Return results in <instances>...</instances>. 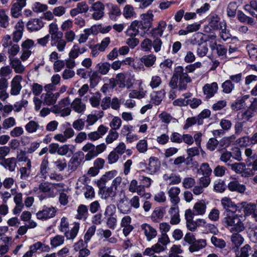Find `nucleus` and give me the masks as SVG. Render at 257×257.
Wrapping results in <instances>:
<instances>
[{
    "label": "nucleus",
    "instance_id": "obj_42",
    "mask_svg": "<svg viewBox=\"0 0 257 257\" xmlns=\"http://www.w3.org/2000/svg\"><path fill=\"white\" fill-rule=\"evenodd\" d=\"M122 14L126 19H131L136 15L133 7L130 5H127L124 7Z\"/></svg>",
    "mask_w": 257,
    "mask_h": 257
},
{
    "label": "nucleus",
    "instance_id": "obj_44",
    "mask_svg": "<svg viewBox=\"0 0 257 257\" xmlns=\"http://www.w3.org/2000/svg\"><path fill=\"white\" fill-rule=\"evenodd\" d=\"M246 49L250 57L252 60H257V46L250 44L246 46Z\"/></svg>",
    "mask_w": 257,
    "mask_h": 257
},
{
    "label": "nucleus",
    "instance_id": "obj_64",
    "mask_svg": "<svg viewBox=\"0 0 257 257\" xmlns=\"http://www.w3.org/2000/svg\"><path fill=\"white\" fill-rule=\"evenodd\" d=\"M251 250L250 246L246 244L240 249V254H237L235 257H248L249 256V251Z\"/></svg>",
    "mask_w": 257,
    "mask_h": 257
},
{
    "label": "nucleus",
    "instance_id": "obj_55",
    "mask_svg": "<svg viewBox=\"0 0 257 257\" xmlns=\"http://www.w3.org/2000/svg\"><path fill=\"white\" fill-rule=\"evenodd\" d=\"M219 145V142L214 138L209 139L207 144V149L210 151H214Z\"/></svg>",
    "mask_w": 257,
    "mask_h": 257
},
{
    "label": "nucleus",
    "instance_id": "obj_51",
    "mask_svg": "<svg viewBox=\"0 0 257 257\" xmlns=\"http://www.w3.org/2000/svg\"><path fill=\"white\" fill-rule=\"evenodd\" d=\"M223 92L225 93H230L234 88V85L230 80H227L222 84Z\"/></svg>",
    "mask_w": 257,
    "mask_h": 257
},
{
    "label": "nucleus",
    "instance_id": "obj_60",
    "mask_svg": "<svg viewBox=\"0 0 257 257\" xmlns=\"http://www.w3.org/2000/svg\"><path fill=\"white\" fill-rule=\"evenodd\" d=\"M141 60L144 64H154L156 61V56L152 54L145 55L142 57Z\"/></svg>",
    "mask_w": 257,
    "mask_h": 257
},
{
    "label": "nucleus",
    "instance_id": "obj_35",
    "mask_svg": "<svg viewBox=\"0 0 257 257\" xmlns=\"http://www.w3.org/2000/svg\"><path fill=\"white\" fill-rule=\"evenodd\" d=\"M80 162L81 159L78 157V155H74L68 163V170L70 171V172L75 170Z\"/></svg>",
    "mask_w": 257,
    "mask_h": 257
},
{
    "label": "nucleus",
    "instance_id": "obj_29",
    "mask_svg": "<svg viewBox=\"0 0 257 257\" xmlns=\"http://www.w3.org/2000/svg\"><path fill=\"white\" fill-rule=\"evenodd\" d=\"M257 209L256 205L255 204H247L244 207V212L246 215H250L252 214V216L255 218L257 221V215L256 214V210Z\"/></svg>",
    "mask_w": 257,
    "mask_h": 257
},
{
    "label": "nucleus",
    "instance_id": "obj_41",
    "mask_svg": "<svg viewBox=\"0 0 257 257\" xmlns=\"http://www.w3.org/2000/svg\"><path fill=\"white\" fill-rule=\"evenodd\" d=\"M116 189L110 186L106 189L102 190V198L107 199L109 197L113 198L116 195Z\"/></svg>",
    "mask_w": 257,
    "mask_h": 257
},
{
    "label": "nucleus",
    "instance_id": "obj_47",
    "mask_svg": "<svg viewBox=\"0 0 257 257\" xmlns=\"http://www.w3.org/2000/svg\"><path fill=\"white\" fill-rule=\"evenodd\" d=\"M40 127L38 123L34 120L30 121L25 126L26 130L29 133L35 132ZM41 127L43 128V126Z\"/></svg>",
    "mask_w": 257,
    "mask_h": 257
},
{
    "label": "nucleus",
    "instance_id": "obj_61",
    "mask_svg": "<svg viewBox=\"0 0 257 257\" xmlns=\"http://www.w3.org/2000/svg\"><path fill=\"white\" fill-rule=\"evenodd\" d=\"M141 46L145 51L149 52L152 49V41L151 39L146 38L142 41Z\"/></svg>",
    "mask_w": 257,
    "mask_h": 257
},
{
    "label": "nucleus",
    "instance_id": "obj_36",
    "mask_svg": "<svg viewBox=\"0 0 257 257\" xmlns=\"http://www.w3.org/2000/svg\"><path fill=\"white\" fill-rule=\"evenodd\" d=\"M79 227L80 223L75 222L72 229L70 231L65 232V237L67 238V239H74L78 233Z\"/></svg>",
    "mask_w": 257,
    "mask_h": 257
},
{
    "label": "nucleus",
    "instance_id": "obj_37",
    "mask_svg": "<svg viewBox=\"0 0 257 257\" xmlns=\"http://www.w3.org/2000/svg\"><path fill=\"white\" fill-rule=\"evenodd\" d=\"M221 201L222 205L225 209L226 215H227L229 212H234L233 210H231L230 208L232 209L233 208L234 203L229 198L224 197L222 198Z\"/></svg>",
    "mask_w": 257,
    "mask_h": 257
},
{
    "label": "nucleus",
    "instance_id": "obj_48",
    "mask_svg": "<svg viewBox=\"0 0 257 257\" xmlns=\"http://www.w3.org/2000/svg\"><path fill=\"white\" fill-rule=\"evenodd\" d=\"M165 212L164 208L156 207L152 214V218H153L154 220H156L157 219H161L163 217Z\"/></svg>",
    "mask_w": 257,
    "mask_h": 257
},
{
    "label": "nucleus",
    "instance_id": "obj_14",
    "mask_svg": "<svg viewBox=\"0 0 257 257\" xmlns=\"http://www.w3.org/2000/svg\"><path fill=\"white\" fill-rule=\"evenodd\" d=\"M119 202V204L117 205V208L120 213L127 214L131 212V206L129 205L127 197H124L123 198L120 199Z\"/></svg>",
    "mask_w": 257,
    "mask_h": 257
},
{
    "label": "nucleus",
    "instance_id": "obj_31",
    "mask_svg": "<svg viewBox=\"0 0 257 257\" xmlns=\"http://www.w3.org/2000/svg\"><path fill=\"white\" fill-rule=\"evenodd\" d=\"M206 205L203 200L196 202L193 207V210L196 215H203L205 213Z\"/></svg>",
    "mask_w": 257,
    "mask_h": 257
},
{
    "label": "nucleus",
    "instance_id": "obj_10",
    "mask_svg": "<svg viewBox=\"0 0 257 257\" xmlns=\"http://www.w3.org/2000/svg\"><path fill=\"white\" fill-rule=\"evenodd\" d=\"M141 228L144 230L147 240L149 241L155 238L157 235L156 229L147 223L143 224Z\"/></svg>",
    "mask_w": 257,
    "mask_h": 257
},
{
    "label": "nucleus",
    "instance_id": "obj_57",
    "mask_svg": "<svg viewBox=\"0 0 257 257\" xmlns=\"http://www.w3.org/2000/svg\"><path fill=\"white\" fill-rule=\"evenodd\" d=\"M96 228L95 225H92L88 228L84 237L85 242L88 243L92 236L94 234Z\"/></svg>",
    "mask_w": 257,
    "mask_h": 257
},
{
    "label": "nucleus",
    "instance_id": "obj_45",
    "mask_svg": "<svg viewBox=\"0 0 257 257\" xmlns=\"http://www.w3.org/2000/svg\"><path fill=\"white\" fill-rule=\"evenodd\" d=\"M238 233L233 232L231 236V240L236 247L240 246L244 241L242 236Z\"/></svg>",
    "mask_w": 257,
    "mask_h": 257
},
{
    "label": "nucleus",
    "instance_id": "obj_53",
    "mask_svg": "<svg viewBox=\"0 0 257 257\" xmlns=\"http://www.w3.org/2000/svg\"><path fill=\"white\" fill-rule=\"evenodd\" d=\"M211 243L216 247L223 248L226 246L225 241L221 238H218L215 236H212L211 238Z\"/></svg>",
    "mask_w": 257,
    "mask_h": 257
},
{
    "label": "nucleus",
    "instance_id": "obj_30",
    "mask_svg": "<svg viewBox=\"0 0 257 257\" xmlns=\"http://www.w3.org/2000/svg\"><path fill=\"white\" fill-rule=\"evenodd\" d=\"M117 82V85L120 88H124L125 87L127 88H130L132 86V83H125V80L126 79V76L124 75L122 73L118 74L116 78H115Z\"/></svg>",
    "mask_w": 257,
    "mask_h": 257
},
{
    "label": "nucleus",
    "instance_id": "obj_2",
    "mask_svg": "<svg viewBox=\"0 0 257 257\" xmlns=\"http://www.w3.org/2000/svg\"><path fill=\"white\" fill-rule=\"evenodd\" d=\"M49 34L51 35L52 45L57 46L59 51H63L64 49V40L63 39V34L59 31L57 25L52 23L49 25Z\"/></svg>",
    "mask_w": 257,
    "mask_h": 257
},
{
    "label": "nucleus",
    "instance_id": "obj_63",
    "mask_svg": "<svg viewBox=\"0 0 257 257\" xmlns=\"http://www.w3.org/2000/svg\"><path fill=\"white\" fill-rule=\"evenodd\" d=\"M28 102L27 100L22 99V100L16 102L14 105V109L15 111L19 112L22 110L23 107H26Z\"/></svg>",
    "mask_w": 257,
    "mask_h": 257
},
{
    "label": "nucleus",
    "instance_id": "obj_40",
    "mask_svg": "<svg viewBox=\"0 0 257 257\" xmlns=\"http://www.w3.org/2000/svg\"><path fill=\"white\" fill-rule=\"evenodd\" d=\"M237 8L238 6L236 2H232L229 3L226 9L227 16L229 17H234L236 15Z\"/></svg>",
    "mask_w": 257,
    "mask_h": 257
},
{
    "label": "nucleus",
    "instance_id": "obj_59",
    "mask_svg": "<svg viewBox=\"0 0 257 257\" xmlns=\"http://www.w3.org/2000/svg\"><path fill=\"white\" fill-rule=\"evenodd\" d=\"M212 50H216L219 56H223L227 52V49L221 45L213 44L210 46Z\"/></svg>",
    "mask_w": 257,
    "mask_h": 257
},
{
    "label": "nucleus",
    "instance_id": "obj_27",
    "mask_svg": "<svg viewBox=\"0 0 257 257\" xmlns=\"http://www.w3.org/2000/svg\"><path fill=\"white\" fill-rule=\"evenodd\" d=\"M43 104L46 105H53L55 103V98L54 94L50 91L43 93L41 96Z\"/></svg>",
    "mask_w": 257,
    "mask_h": 257
},
{
    "label": "nucleus",
    "instance_id": "obj_12",
    "mask_svg": "<svg viewBox=\"0 0 257 257\" xmlns=\"http://www.w3.org/2000/svg\"><path fill=\"white\" fill-rule=\"evenodd\" d=\"M160 163L158 159L155 157H151L149 159L148 164H146V169L150 174H153L159 170Z\"/></svg>",
    "mask_w": 257,
    "mask_h": 257
},
{
    "label": "nucleus",
    "instance_id": "obj_19",
    "mask_svg": "<svg viewBox=\"0 0 257 257\" xmlns=\"http://www.w3.org/2000/svg\"><path fill=\"white\" fill-rule=\"evenodd\" d=\"M228 189L231 191H236L240 193H244L245 190V186L239 183L237 180L230 181L227 186Z\"/></svg>",
    "mask_w": 257,
    "mask_h": 257
},
{
    "label": "nucleus",
    "instance_id": "obj_43",
    "mask_svg": "<svg viewBox=\"0 0 257 257\" xmlns=\"http://www.w3.org/2000/svg\"><path fill=\"white\" fill-rule=\"evenodd\" d=\"M119 134L116 130L110 129L108 132V135L106 137L105 141L108 144H111L118 138Z\"/></svg>",
    "mask_w": 257,
    "mask_h": 257
},
{
    "label": "nucleus",
    "instance_id": "obj_62",
    "mask_svg": "<svg viewBox=\"0 0 257 257\" xmlns=\"http://www.w3.org/2000/svg\"><path fill=\"white\" fill-rule=\"evenodd\" d=\"M121 122L122 121L119 117H114L110 122V126L111 127V129H114V130L119 129L121 125Z\"/></svg>",
    "mask_w": 257,
    "mask_h": 257
},
{
    "label": "nucleus",
    "instance_id": "obj_4",
    "mask_svg": "<svg viewBox=\"0 0 257 257\" xmlns=\"http://www.w3.org/2000/svg\"><path fill=\"white\" fill-rule=\"evenodd\" d=\"M104 4L99 1L93 3L90 9V11L93 12L92 18L95 20L102 19L104 15Z\"/></svg>",
    "mask_w": 257,
    "mask_h": 257
},
{
    "label": "nucleus",
    "instance_id": "obj_54",
    "mask_svg": "<svg viewBox=\"0 0 257 257\" xmlns=\"http://www.w3.org/2000/svg\"><path fill=\"white\" fill-rule=\"evenodd\" d=\"M219 17L217 15H214L211 17L209 22L210 26L214 29H219L221 28L219 23Z\"/></svg>",
    "mask_w": 257,
    "mask_h": 257
},
{
    "label": "nucleus",
    "instance_id": "obj_5",
    "mask_svg": "<svg viewBox=\"0 0 257 257\" xmlns=\"http://www.w3.org/2000/svg\"><path fill=\"white\" fill-rule=\"evenodd\" d=\"M26 5V0H17L12 5L11 14L13 17L18 18L21 15L22 9Z\"/></svg>",
    "mask_w": 257,
    "mask_h": 257
},
{
    "label": "nucleus",
    "instance_id": "obj_58",
    "mask_svg": "<svg viewBox=\"0 0 257 257\" xmlns=\"http://www.w3.org/2000/svg\"><path fill=\"white\" fill-rule=\"evenodd\" d=\"M200 170L204 176H210L212 173V169L207 163H202L200 166Z\"/></svg>",
    "mask_w": 257,
    "mask_h": 257
},
{
    "label": "nucleus",
    "instance_id": "obj_13",
    "mask_svg": "<svg viewBox=\"0 0 257 257\" xmlns=\"http://www.w3.org/2000/svg\"><path fill=\"white\" fill-rule=\"evenodd\" d=\"M246 165L247 167H251V169L247 168L246 172L248 176H252L254 172L257 171V156L253 155V157L246 159L245 160Z\"/></svg>",
    "mask_w": 257,
    "mask_h": 257
},
{
    "label": "nucleus",
    "instance_id": "obj_21",
    "mask_svg": "<svg viewBox=\"0 0 257 257\" xmlns=\"http://www.w3.org/2000/svg\"><path fill=\"white\" fill-rule=\"evenodd\" d=\"M154 15L151 12H148L147 14L142 15V20L141 24H143L142 27L145 29H149L152 27V22L153 20Z\"/></svg>",
    "mask_w": 257,
    "mask_h": 257
},
{
    "label": "nucleus",
    "instance_id": "obj_17",
    "mask_svg": "<svg viewBox=\"0 0 257 257\" xmlns=\"http://www.w3.org/2000/svg\"><path fill=\"white\" fill-rule=\"evenodd\" d=\"M77 213L76 218L79 220L85 221L89 216L88 208L84 204H80L78 206Z\"/></svg>",
    "mask_w": 257,
    "mask_h": 257
},
{
    "label": "nucleus",
    "instance_id": "obj_49",
    "mask_svg": "<svg viewBox=\"0 0 257 257\" xmlns=\"http://www.w3.org/2000/svg\"><path fill=\"white\" fill-rule=\"evenodd\" d=\"M101 98V94L99 92H96L93 94L89 98V102L94 107H98L100 104Z\"/></svg>",
    "mask_w": 257,
    "mask_h": 257
},
{
    "label": "nucleus",
    "instance_id": "obj_25",
    "mask_svg": "<svg viewBox=\"0 0 257 257\" xmlns=\"http://www.w3.org/2000/svg\"><path fill=\"white\" fill-rule=\"evenodd\" d=\"M16 30L13 33V40L14 42H18L23 36L24 25L22 21H19L16 26Z\"/></svg>",
    "mask_w": 257,
    "mask_h": 257
},
{
    "label": "nucleus",
    "instance_id": "obj_39",
    "mask_svg": "<svg viewBox=\"0 0 257 257\" xmlns=\"http://www.w3.org/2000/svg\"><path fill=\"white\" fill-rule=\"evenodd\" d=\"M237 19L241 22L252 25L254 23V19L245 15L242 11L237 12Z\"/></svg>",
    "mask_w": 257,
    "mask_h": 257
},
{
    "label": "nucleus",
    "instance_id": "obj_20",
    "mask_svg": "<svg viewBox=\"0 0 257 257\" xmlns=\"http://www.w3.org/2000/svg\"><path fill=\"white\" fill-rule=\"evenodd\" d=\"M182 67L181 66H178L175 68L174 73L173 74L169 83V86L173 89L178 87V79L179 78L180 74L182 72Z\"/></svg>",
    "mask_w": 257,
    "mask_h": 257
},
{
    "label": "nucleus",
    "instance_id": "obj_16",
    "mask_svg": "<svg viewBox=\"0 0 257 257\" xmlns=\"http://www.w3.org/2000/svg\"><path fill=\"white\" fill-rule=\"evenodd\" d=\"M142 25L143 24H141L138 21H133L126 32V35L130 37H135L139 33V29L143 28L142 27Z\"/></svg>",
    "mask_w": 257,
    "mask_h": 257
},
{
    "label": "nucleus",
    "instance_id": "obj_50",
    "mask_svg": "<svg viewBox=\"0 0 257 257\" xmlns=\"http://www.w3.org/2000/svg\"><path fill=\"white\" fill-rule=\"evenodd\" d=\"M9 17L7 15L4 10H0V25L4 28L9 26Z\"/></svg>",
    "mask_w": 257,
    "mask_h": 257
},
{
    "label": "nucleus",
    "instance_id": "obj_9",
    "mask_svg": "<svg viewBox=\"0 0 257 257\" xmlns=\"http://www.w3.org/2000/svg\"><path fill=\"white\" fill-rule=\"evenodd\" d=\"M131 222L132 218L130 216H125L121 219L120 226L123 227L122 232L125 236L134 229V227L131 224Z\"/></svg>",
    "mask_w": 257,
    "mask_h": 257
},
{
    "label": "nucleus",
    "instance_id": "obj_38",
    "mask_svg": "<svg viewBox=\"0 0 257 257\" xmlns=\"http://www.w3.org/2000/svg\"><path fill=\"white\" fill-rule=\"evenodd\" d=\"M49 152L50 154H54L56 152L59 155H64V145L60 146L57 143H53L49 145Z\"/></svg>",
    "mask_w": 257,
    "mask_h": 257
},
{
    "label": "nucleus",
    "instance_id": "obj_15",
    "mask_svg": "<svg viewBox=\"0 0 257 257\" xmlns=\"http://www.w3.org/2000/svg\"><path fill=\"white\" fill-rule=\"evenodd\" d=\"M84 152H88L85 155V160L89 161L97 156L95 146L91 143H87L82 148Z\"/></svg>",
    "mask_w": 257,
    "mask_h": 257
},
{
    "label": "nucleus",
    "instance_id": "obj_18",
    "mask_svg": "<svg viewBox=\"0 0 257 257\" xmlns=\"http://www.w3.org/2000/svg\"><path fill=\"white\" fill-rule=\"evenodd\" d=\"M97 34V30L95 26H92L90 28L86 29L84 30L83 33L80 35L79 42L80 43H84L88 39L90 35H95Z\"/></svg>",
    "mask_w": 257,
    "mask_h": 257
},
{
    "label": "nucleus",
    "instance_id": "obj_3",
    "mask_svg": "<svg viewBox=\"0 0 257 257\" xmlns=\"http://www.w3.org/2000/svg\"><path fill=\"white\" fill-rule=\"evenodd\" d=\"M196 67H200L201 65H187L186 67V70L184 72V69L182 68L181 73L179 76V88L180 90H184L187 89V84L191 82V78L188 76L187 73L192 72Z\"/></svg>",
    "mask_w": 257,
    "mask_h": 257
},
{
    "label": "nucleus",
    "instance_id": "obj_24",
    "mask_svg": "<svg viewBox=\"0 0 257 257\" xmlns=\"http://www.w3.org/2000/svg\"><path fill=\"white\" fill-rule=\"evenodd\" d=\"M180 192V189L176 187H172L168 191L171 202L175 205L177 204L180 201V198L178 197Z\"/></svg>",
    "mask_w": 257,
    "mask_h": 257
},
{
    "label": "nucleus",
    "instance_id": "obj_56",
    "mask_svg": "<svg viewBox=\"0 0 257 257\" xmlns=\"http://www.w3.org/2000/svg\"><path fill=\"white\" fill-rule=\"evenodd\" d=\"M208 49L206 42L198 46L197 54L200 57L205 56L208 52Z\"/></svg>",
    "mask_w": 257,
    "mask_h": 257
},
{
    "label": "nucleus",
    "instance_id": "obj_6",
    "mask_svg": "<svg viewBox=\"0 0 257 257\" xmlns=\"http://www.w3.org/2000/svg\"><path fill=\"white\" fill-rule=\"evenodd\" d=\"M22 80V77L21 75H16L12 79L11 83L10 93L12 95H18L20 94L22 86L21 82Z\"/></svg>",
    "mask_w": 257,
    "mask_h": 257
},
{
    "label": "nucleus",
    "instance_id": "obj_8",
    "mask_svg": "<svg viewBox=\"0 0 257 257\" xmlns=\"http://www.w3.org/2000/svg\"><path fill=\"white\" fill-rule=\"evenodd\" d=\"M56 212L54 207H44L42 210L39 211L36 214L39 219H47L55 216Z\"/></svg>",
    "mask_w": 257,
    "mask_h": 257
},
{
    "label": "nucleus",
    "instance_id": "obj_28",
    "mask_svg": "<svg viewBox=\"0 0 257 257\" xmlns=\"http://www.w3.org/2000/svg\"><path fill=\"white\" fill-rule=\"evenodd\" d=\"M206 245L205 239H199L195 240L190 246L189 249L191 252L198 251L204 248Z\"/></svg>",
    "mask_w": 257,
    "mask_h": 257
},
{
    "label": "nucleus",
    "instance_id": "obj_11",
    "mask_svg": "<svg viewBox=\"0 0 257 257\" xmlns=\"http://www.w3.org/2000/svg\"><path fill=\"white\" fill-rule=\"evenodd\" d=\"M217 89L218 84L216 82L206 84L203 87L204 94L206 95V98L207 99L213 96L217 92Z\"/></svg>",
    "mask_w": 257,
    "mask_h": 257
},
{
    "label": "nucleus",
    "instance_id": "obj_52",
    "mask_svg": "<svg viewBox=\"0 0 257 257\" xmlns=\"http://www.w3.org/2000/svg\"><path fill=\"white\" fill-rule=\"evenodd\" d=\"M240 115L241 117L239 119L246 122L247 121L249 120V119L253 117L254 115V112H252L250 109H248L244 112L239 113L237 116L239 117Z\"/></svg>",
    "mask_w": 257,
    "mask_h": 257
},
{
    "label": "nucleus",
    "instance_id": "obj_23",
    "mask_svg": "<svg viewBox=\"0 0 257 257\" xmlns=\"http://www.w3.org/2000/svg\"><path fill=\"white\" fill-rule=\"evenodd\" d=\"M167 26L166 23L162 21L158 24V27L152 30V36L153 38H159L163 35V32Z\"/></svg>",
    "mask_w": 257,
    "mask_h": 257
},
{
    "label": "nucleus",
    "instance_id": "obj_33",
    "mask_svg": "<svg viewBox=\"0 0 257 257\" xmlns=\"http://www.w3.org/2000/svg\"><path fill=\"white\" fill-rule=\"evenodd\" d=\"M17 159L14 157L6 159L3 167L10 172H14L17 167Z\"/></svg>",
    "mask_w": 257,
    "mask_h": 257
},
{
    "label": "nucleus",
    "instance_id": "obj_26",
    "mask_svg": "<svg viewBox=\"0 0 257 257\" xmlns=\"http://www.w3.org/2000/svg\"><path fill=\"white\" fill-rule=\"evenodd\" d=\"M27 26L31 31H38L43 27V23L38 19H35L29 21Z\"/></svg>",
    "mask_w": 257,
    "mask_h": 257
},
{
    "label": "nucleus",
    "instance_id": "obj_32",
    "mask_svg": "<svg viewBox=\"0 0 257 257\" xmlns=\"http://www.w3.org/2000/svg\"><path fill=\"white\" fill-rule=\"evenodd\" d=\"M204 35L201 33L194 34L190 39V43L194 45H200L205 42L204 40Z\"/></svg>",
    "mask_w": 257,
    "mask_h": 257
},
{
    "label": "nucleus",
    "instance_id": "obj_1",
    "mask_svg": "<svg viewBox=\"0 0 257 257\" xmlns=\"http://www.w3.org/2000/svg\"><path fill=\"white\" fill-rule=\"evenodd\" d=\"M242 216L235 213L234 212H229L224 218V222L227 227H230V232H240L245 229V226L241 219Z\"/></svg>",
    "mask_w": 257,
    "mask_h": 257
},
{
    "label": "nucleus",
    "instance_id": "obj_34",
    "mask_svg": "<svg viewBox=\"0 0 257 257\" xmlns=\"http://www.w3.org/2000/svg\"><path fill=\"white\" fill-rule=\"evenodd\" d=\"M71 107L78 113H82L85 109V105L79 98H76L71 103Z\"/></svg>",
    "mask_w": 257,
    "mask_h": 257
},
{
    "label": "nucleus",
    "instance_id": "obj_46",
    "mask_svg": "<svg viewBox=\"0 0 257 257\" xmlns=\"http://www.w3.org/2000/svg\"><path fill=\"white\" fill-rule=\"evenodd\" d=\"M211 115V111L208 109L203 110L196 117L198 118V125H202L203 123V119L208 118Z\"/></svg>",
    "mask_w": 257,
    "mask_h": 257
},
{
    "label": "nucleus",
    "instance_id": "obj_7",
    "mask_svg": "<svg viewBox=\"0 0 257 257\" xmlns=\"http://www.w3.org/2000/svg\"><path fill=\"white\" fill-rule=\"evenodd\" d=\"M106 7L108 9V15L109 18L113 21H116L117 18L120 16L121 12L119 7L116 5L111 3L106 4Z\"/></svg>",
    "mask_w": 257,
    "mask_h": 257
},
{
    "label": "nucleus",
    "instance_id": "obj_22",
    "mask_svg": "<svg viewBox=\"0 0 257 257\" xmlns=\"http://www.w3.org/2000/svg\"><path fill=\"white\" fill-rule=\"evenodd\" d=\"M227 165L231 167L232 170L234 171L235 173L241 174L243 172L244 173L245 176H248L246 172L247 169L245 168L246 165L243 163H235L234 164L227 163Z\"/></svg>",
    "mask_w": 257,
    "mask_h": 257
}]
</instances>
